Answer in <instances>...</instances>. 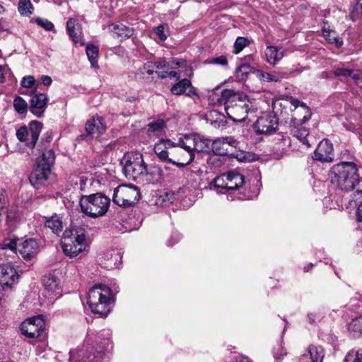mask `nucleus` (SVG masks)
Wrapping results in <instances>:
<instances>
[{"label":"nucleus","instance_id":"a18cd8bd","mask_svg":"<svg viewBox=\"0 0 362 362\" xmlns=\"http://www.w3.org/2000/svg\"><path fill=\"white\" fill-rule=\"evenodd\" d=\"M286 355L285 348L282 345L281 342L276 347L273 349V356L275 360L281 361L283 357Z\"/></svg>","mask_w":362,"mask_h":362},{"label":"nucleus","instance_id":"79ce46f5","mask_svg":"<svg viewBox=\"0 0 362 362\" xmlns=\"http://www.w3.org/2000/svg\"><path fill=\"white\" fill-rule=\"evenodd\" d=\"M154 151L159 158L160 160L162 161L170 163V162H173V160L171 158H168V152L163 149V146H161L160 144H156L154 146Z\"/></svg>","mask_w":362,"mask_h":362},{"label":"nucleus","instance_id":"69168bd1","mask_svg":"<svg viewBox=\"0 0 362 362\" xmlns=\"http://www.w3.org/2000/svg\"><path fill=\"white\" fill-rule=\"evenodd\" d=\"M300 362H315V361H312L310 357H309V355L308 354V353L305 351V353L301 356V357L300 358Z\"/></svg>","mask_w":362,"mask_h":362},{"label":"nucleus","instance_id":"8fccbe9b","mask_svg":"<svg viewBox=\"0 0 362 362\" xmlns=\"http://www.w3.org/2000/svg\"><path fill=\"white\" fill-rule=\"evenodd\" d=\"M194 157H195L194 153H192V154H189V158L186 161L178 162V161L173 160V162H170V163H172V164L176 165L177 167L182 168H184L186 165L190 164L194 160Z\"/></svg>","mask_w":362,"mask_h":362},{"label":"nucleus","instance_id":"dca6fc26","mask_svg":"<svg viewBox=\"0 0 362 362\" xmlns=\"http://www.w3.org/2000/svg\"><path fill=\"white\" fill-rule=\"evenodd\" d=\"M238 142L232 136L219 137L211 140V151L218 156L228 153V146L237 147Z\"/></svg>","mask_w":362,"mask_h":362},{"label":"nucleus","instance_id":"e433bc0d","mask_svg":"<svg viewBox=\"0 0 362 362\" xmlns=\"http://www.w3.org/2000/svg\"><path fill=\"white\" fill-rule=\"evenodd\" d=\"M18 240V239L16 238L4 239L2 243H0V250H9L12 252L16 253Z\"/></svg>","mask_w":362,"mask_h":362},{"label":"nucleus","instance_id":"c03bdc74","mask_svg":"<svg viewBox=\"0 0 362 362\" xmlns=\"http://www.w3.org/2000/svg\"><path fill=\"white\" fill-rule=\"evenodd\" d=\"M356 200L358 202L356 209V217L359 222H362V190L357 189L354 194Z\"/></svg>","mask_w":362,"mask_h":362},{"label":"nucleus","instance_id":"338daca9","mask_svg":"<svg viewBox=\"0 0 362 362\" xmlns=\"http://www.w3.org/2000/svg\"><path fill=\"white\" fill-rule=\"evenodd\" d=\"M355 355L358 358L359 362H362V349L355 351Z\"/></svg>","mask_w":362,"mask_h":362},{"label":"nucleus","instance_id":"774afa93","mask_svg":"<svg viewBox=\"0 0 362 362\" xmlns=\"http://www.w3.org/2000/svg\"><path fill=\"white\" fill-rule=\"evenodd\" d=\"M235 362H250L247 357L240 356L237 358Z\"/></svg>","mask_w":362,"mask_h":362},{"label":"nucleus","instance_id":"a211bd4d","mask_svg":"<svg viewBox=\"0 0 362 362\" xmlns=\"http://www.w3.org/2000/svg\"><path fill=\"white\" fill-rule=\"evenodd\" d=\"M48 100V97L45 93L33 95L30 101V111L37 117H42L47 108Z\"/></svg>","mask_w":362,"mask_h":362},{"label":"nucleus","instance_id":"7c9ffc66","mask_svg":"<svg viewBox=\"0 0 362 362\" xmlns=\"http://www.w3.org/2000/svg\"><path fill=\"white\" fill-rule=\"evenodd\" d=\"M189 86H191V81L189 79L184 78L175 83L171 88V93L175 95H180L185 93Z\"/></svg>","mask_w":362,"mask_h":362},{"label":"nucleus","instance_id":"72a5a7b5","mask_svg":"<svg viewBox=\"0 0 362 362\" xmlns=\"http://www.w3.org/2000/svg\"><path fill=\"white\" fill-rule=\"evenodd\" d=\"M165 127V122L158 119L148 124L147 132L150 136L158 135Z\"/></svg>","mask_w":362,"mask_h":362},{"label":"nucleus","instance_id":"1a4fd4ad","mask_svg":"<svg viewBox=\"0 0 362 362\" xmlns=\"http://www.w3.org/2000/svg\"><path fill=\"white\" fill-rule=\"evenodd\" d=\"M121 164L127 178L141 182L146 166L141 153L139 152L126 153L121 160Z\"/></svg>","mask_w":362,"mask_h":362},{"label":"nucleus","instance_id":"052dcab7","mask_svg":"<svg viewBox=\"0 0 362 362\" xmlns=\"http://www.w3.org/2000/svg\"><path fill=\"white\" fill-rule=\"evenodd\" d=\"M52 140V137L51 136L50 134H46V136L44 138H42L41 141H40V144L43 146V148H44V151H42V153L45 151H47L45 149L46 148V144H49L51 142V141Z\"/></svg>","mask_w":362,"mask_h":362},{"label":"nucleus","instance_id":"9b49d317","mask_svg":"<svg viewBox=\"0 0 362 362\" xmlns=\"http://www.w3.org/2000/svg\"><path fill=\"white\" fill-rule=\"evenodd\" d=\"M42 124L38 121H32L28 127H21L16 133V138L32 150L36 146L42 131Z\"/></svg>","mask_w":362,"mask_h":362},{"label":"nucleus","instance_id":"4468645a","mask_svg":"<svg viewBox=\"0 0 362 362\" xmlns=\"http://www.w3.org/2000/svg\"><path fill=\"white\" fill-rule=\"evenodd\" d=\"M279 127V119L273 112L265 113L259 117L255 124L256 132L259 134H272Z\"/></svg>","mask_w":362,"mask_h":362},{"label":"nucleus","instance_id":"aec40b11","mask_svg":"<svg viewBox=\"0 0 362 362\" xmlns=\"http://www.w3.org/2000/svg\"><path fill=\"white\" fill-rule=\"evenodd\" d=\"M106 129V125L103 122L102 117H93L86 124V131L87 134L93 137H98Z\"/></svg>","mask_w":362,"mask_h":362},{"label":"nucleus","instance_id":"13d9d810","mask_svg":"<svg viewBox=\"0 0 362 362\" xmlns=\"http://www.w3.org/2000/svg\"><path fill=\"white\" fill-rule=\"evenodd\" d=\"M161 146H164L165 148L178 146L177 144L172 142L170 139H160L159 143Z\"/></svg>","mask_w":362,"mask_h":362},{"label":"nucleus","instance_id":"cd10ccee","mask_svg":"<svg viewBox=\"0 0 362 362\" xmlns=\"http://www.w3.org/2000/svg\"><path fill=\"white\" fill-rule=\"evenodd\" d=\"M195 146V151L197 152L210 153L211 148V140L209 139H206L204 136H201L200 134H197Z\"/></svg>","mask_w":362,"mask_h":362},{"label":"nucleus","instance_id":"37998d69","mask_svg":"<svg viewBox=\"0 0 362 362\" xmlns=\"http://www.w3.org/2000/svg\"><path fill=\"white\" fill-rule=\"evenodd\" d=\"M250 44L247 38L244 37H238L234 43V54L240 53L245 47Z\"/></svg>","mask_w":362,"mask_h":362},{"label":"nucleus","instance_id":"a19ab883","mask_svg":"<svg viewBox=\"0 0 362 362\" xmlns=\"http://www.w3.org/2000/svg\"><path fill=\"white\" fill-rule=\"evenodd\" d=\"M256 73L259 79L267 82H279L282 78L281 76L264 72L262 70H257Z\"/></svg>","mask_w":362,"mask_h":362},{"label":"nucleus","instance_id":"6e6d98bb","mask_svg":"<svg viewBox=\"0 0 362 362\" xmlns=\"http://www.w3.org/2000/svg\"><path fill=\"white\" fill-rule=\"evenodd\" d=\"M212 63L216 64H219L222 66H226L228 64V59L225 56H219L218 57L214 58L212 59Z\"/></svg>","mask_w":362,"mask_h":362},{"label":"nucleus","instance_id":"0e129e2a","mask_svg":"<svg viewBox=\"0 0 362 362\" xmlns=\"http://www.w3.org/2000/svg\"><path fill=\"white\" fill-rule=\"evenodd\" d=\"M154 63L156 64L155 67L157 69H163L169 66V63L165 61L156 62Z\"/></svg>","mask_w":362,"mask_h":362},{"label":"nucleus","instance_id":"f3484780","mask_svg":"<svg viewBox=\"0 0 362 362\" xmlns=\"http://www.w3.org/2000/svg\"><path fill=\"white\" fill-rule=\"evenodd\" d=\"M313 158L322 163L332 162L334 159L332 144L327 139L320 142L314 152Z\"/></svg>","mask_w":362,"mask_h":362},{"label":"nucleus","instance_id":"393cba45","mask_svg":"<svg viewBox=\"0 0 362 362\" xmlns=\"http://www.w3.org/2000/svg\"><path fill=\"white\" fill-rule=\"evenodd\" d=\"M264 54L267 62L271 65H275L284 57L282 48L275 46H267Z\"/></svg>","mask_w":362,"mask_h":362},{"label":"nucleus","instance_id":"2f4dec72","mask_svg":"<svg viewBox=\"0 0 362 362\" xmlns=\"http://www.w3.org/2000/svg\"><path fill=\"white\" fill-rule=\"evenodd\" d=\"M253 67L247 63L240 64L235 71V76L239 81H244L249 74L253 72Z\"/></svg>","mask_w":362,"mask_h":362},{"label":"nucleus","instance_id":"f03ea898","mask_svg":"<svg viewBox=\"0 0 362 362\" xmlns=\"http://www.w3.org/2000/svg\"><path fill=\"white\" fill-rule=\"evenodd\" d=\"M219 88L216 87L211 91L209 99L214 103L223 104L228 117L238 122H244L250 111V102L242 99L233 90L224 89L219 93Z\"/></svg>","mask_w":362,"mask_h":362},{"label":"nucleus","instance_id":"a878e982","mask_svg":"<svg viewBox=\"0 0 362 362\" xmlns=\"http://www.w3.org/2000/svg\"><path fill=\"white\" fill-rule=\"evenodd\" d=\"M42 284L49 293L60 294L59 281L55 276L52 274L45 275L42 279Z\"/></svg>","mask_w":362,"mask_h":362},{"label":"nucleus","instance_id":"680f3d73","mask_svg":"<svg viewBox=\"0 0 362 362\" xmlns=\"http://www.w3.org/2000/svg\"><path fill=\"white\" fill-rule=\"evenodd\" d=\"M41 81L44 86H49L52 82V79L49 76L43 75L41 76Z\"/></svg>","mask_w":362,"mask_h":362},{"label":"nucleus","instance_id":"de8ad7c7","mask_svg":"<svg viewBox=\"0 0 362 362\" xmlns=\"http://www.w3.org/2000/svg\"><path fill=\"white\" fill-rule=\"evenodd\" d=\"M18 218V210L17 206H12L8 210L6 213V218L8 221H16Z\"/></svg>","mask_w":362,"mask_h":362},{"label":"nucleus","instance_id":"4c0bfd02","mask_svg":"<svg viewBox=\"0 0 362 362\" xmlns=\"http://www.w3.org/2000/svg\"><path fill=\"white\" fill-rule=\"evenodd\" d=\"M33 8L30 0H19L18 9L21 15L26 16L31 15Z\"/></svg>","mask_w":362,"mask_h":362},{"label":"nucleus","instance_id":"5fc2aeb1","mask_svg":"<svg viewBox=\"0 0 362 362\" xmlns=\"http://www.w3.org/2000/svg\"><path fill=\"white\" fill-rule=\"evenodd\" d=\"M155 63L153 62H147L144 66L146 73L148 75H152L154 73L153 69L155 68Z\"/></svg>","mask_w":362,"mask_h":362},{"label":"nucleus","instance_id":"e2e57ef3","mask_svg":"<svg viewBox=\"0 0 362 362\" xmlns=\"http://www.w3.org/2000/svg\"><path fill=\"white\" fill-rule=\"evenodd\" d=\"M328 40L331 43H335V45L339 47L342 46V45H343V41L338 37L334 36L332 37H329V38H328Z\"/></svg>","mask_w":362,"mask_h":362},{"label":"nucleus","instance_id":"39448f33","mask_svg":"<svg viewBox=\"0 0 362 362\" xmlns=\"http://www.w3.org/2000/svg\"><path fill=\"white\" fill-rule=\"evenodd\" d=\"M112 302V291L106 285H95L88 291L87 303L95 314L106 317L110 312Z\"/></svg>","mask_w":362,"mask_h":362},{"label":"nucleus","instance_id":"ddd939ff","mask_svg":"<svg viewBox=\"0 0 362 362\" xmlns=\"http://www.w3.org/2000/svg\"><path fill=\"white\" fill-rule=\"evenodd\" d=\"M45 321L42 315L34 316L23 321L20 330L21 334L28 339H35L45 332Z\"/></svg>","mask_w":362,"mask_h":362},{"label":"nucleus","instance_id":"423d86ee","mask_svg":"<svg viewBox=\"0 0 362 362\" xmlns=\"http://www.w3.org/2000/svg\"><path fill=\"white\" fill-rule=\"evenodd\" d=\"M55 160V154L53 150L45 151L40 158H37L36 166L32 171L29 180L35 188L43 185L48 179L51 173V166Z\"/></svg>","mask_w":362,"mask_h":362},{"label":"nucleus","instance_id":"6ab92c4d","mask_svg":"<svg viewBox=\"0 0 362 362\" xmlns=\"http://www.w3.org/2000/svg\"><path fill=\"white\" fill-rule=\"evenodd\" d=\"M108 31L113 37H119L121 39H128L134 33V29L132 27L127 26L120 22L110 23L107 25Z\"/></svg>","mask_w":362,"mask_h":362},{"label":"nucleus","instance_id":"4d7b16f0","mask_svg":"<svg viewBox=\"0 0 362 362\" xmlns=\"http://www.w3.org/2000/svg\"><path fill=\"white\" fill-rule=\"evenodd\" d=\"M189 90L185 93L186 96L194 99V98H199V95L197 92L196 88L191 83V86L188 87Z\"/></svg>","mask_w":362,"mask_h":362},{"label":"nucleus","instance_id":"9d476101","mask_svg":"<svg viewBox=\"0 0 362 362\" xmlns=\"http://www.w3.org/2000/svg\"><path fill=\"white\" fill-rule=\"evenodd\" d=\"M141 198L139 189L132 184L120 185L114 189L112 201L124 208L135 205Z\"/></svg>","mask_w":362,"mask_h":362},{"label":"nucleus","instance_id":"4be33fe9","mask_svg":"<svg viewBox=\"0 0 362 362\" xmlns=\"http://www.w3.org/2000/svg\"><path fill=\"white\" fill-rule=\"evenodd\" d=\"M39 246L33 238L25 240L23 242L19 252L24 259H32L38 252Z\"/></svg>","mask_w":362,"mask_h":362},{"label":"nucleus","instance_id":"c85d7f7f","mask_svg":"<svg viewBox=\"0 0 362 362\" xmlns=\"http://www.w3.org/2000/svg\"><path fill=\"white\" fill-rule=\"evenodd\" d=\"M86 52L91 66L95 69L98 68V57L99 49L97 46L93 45H87Z\"/></svg>","mask_w":362,"mask_h":362},{"label":"nucleus","instance_id":"c756f323","mask_svg":"<svg viewBox=\"0 0 362 362\" xmlns=\"http://www.w3.org/2000/svg\"><path fill=\"white\" fill-rule=\"evenodd\" d=\"M306 352L312 361H314L315 362H322L324 351L322 347L311 345L308 348Z\"/></svg>","mask_w":362,"mask_h":362},{"label":"nucleus","instance_id":"2eb2a0df","mask_svg":"<svg viewBox=\"0 0 362 362\" xmlns=\"http://www.w3.org/2000/svg\"><path fill=\"white\" fill-rule=\"evenodd\" d=\"M18 274L10 264H0V285L4 290L11 288L18 280Z\"/></svg>","mask_w":362,"mask_h":362},{"label":"nucleus","instance_id":"b1692460","mask_svg":"<svg viewBox=\"0 0 362 362\" xmlns=\"http://www.w3.org/2000/svg\"><path fill=\"white\" fill-rule=\"evenodd\" d=\"M104 259L105 260L104 267L110 270L119 268L122 264V255L120 252L116 250L107 252L104 256Z\"/></svg>","mask_w":362,"mask_h":362},{"label":"nucleus","instance_id":"412c9836","mask_svg":"<svg viewBox=\"0 0 362 362\" xmlns=\"http://www.w3.org/2000/svg\"><path fill=\"white\" fill-rule=\"evenodd\" d=\"M144 171V177L141 180V182L154 184L158 182L163 176V170L156 165H146Z\"/></svg>","mask_w":362,"mask_h":362},{"label":"nucleus","instance_id":"09e8293b","mask_svg":"<svg viewBox=\"0 0 362 362\" xmlns=\"http://www.w3.org/2000/svg\"><path fill=\"white\" fill-rule=\"evenodd\" d=\"M35 80L33 76H25L21 80V86L24 88H31L33 86Z\"/></svg>","mask_w":362,"mask_h":362},{"label":"nucleus","instance_id":"3c124183","mask_svg":"<svg viewBox=\"0 0 362 362\" xmlns=\"http://www.w3.org/2000/svg\"><path fill=\"white\" fill-rule=\"evenodd\" d=\"M165 25H166L162 24L155 29V33L158 36L160 40H165L167 38V35L165 33Z\"/></svg>","mask_w":362,"mask_h":362},{"label":"nucleus","instance_id":"5701e85b","mask_svg":"<svg viewBox=\"0 0 362 362\" xmlns=\"http://www.w3.org/2000/svg\"><path fill=\"white\" fill-rule=\"evenodd\" d=\"M196 136L197 134H188L179 138L177 146L187 151L189 156L196 151Z\"/></svg>","mask_w":362,"mask_h":362},{"label":"nucleus","instance_id":"473e14b6","mask_svg":"<svg viewBox=\"0 0 362 362\" xmlns=\"http://www.w3.org/2000/svg\"><path fill=\"white\" fill-rule=\"evenodd\" d=\"M46 227L50 228L52 231L59 235L62 230V222L57 216H52L45 222Z\"/></svg>","mask_w":362,"mask_h":362},{"label":"nucleus","instance_id":"0eeeda50","mask_svg":"<svg viewBox=\"0 0 362 362\" xmlns=\"http://www.w3.org/2000/svg\"><path fill=\"white\" fill-rule=\"evenodd\" d=\"M110 199L101 193L83 196L80 199L81 211L92 218L106 214L109 209Z\"/></svg>","mask_w":362,"mask_h":362},{"label":"nucleus","instance_id":"f8f14e48","mask_svg":"<svg viewBox=\"0 0 362 362\" xmlns=\"http://www.w3.org/2000/svg\"><path fill=\"white\" fill-rule=\"evenodd\" d=\"M69 362H103L105 358L104 346L86 347L77 351H69Z\"/></svg>","mask_w":362,"mask_h":362},{"label":"nucleus","instance_id":"49530a36","mask_svg":"<svg viewBox=\"0 0 362 362\" xmlns=\"http://www.w3.org/2000/svg\"><path fill=\"white\" fill-rule=\"evenodd\" d=\"M35 22L39 26L43 28L47 31L54 30V24L47 19L37 18L35 19Z\"/></svg>","mask_w":362,"mask_h":362},{"label":"nucleus","instance_id":"20e7f679","mask_svg":"<svg viewBox=\"0 0 362 362\" xmlns=\"http://www.w3.org/2000/svg\"><path fill=\"white\" fill-rule=\"evenodd\" d=\"M358 170V166L354 162L337 163L330 170L331 182L342 192H351L362 183Z\"/></svg>","mask_w":362,"mask_h":362},{"label":"nucleus","instance_id":"ea45409f","mask_svg":"<svg viewBox=\"0 0 362 362\" xmlns=\"http://www.w3.org/2000/svg\"><path fill=\"white\" fill-rule=\"evenodd\" d=\"M347 329L350 332H358L362 334V315L351 320L347 325Z\"/></svg>","mask_w":362,"mask_h":362},{"label":"nucleus","instance_id":"603ef678","mask_svg":"<svg viewBox=\"0 0 362 362\" xmlns=\"http://www.w3.org/2000/svg\"><path fill=\"white\" fill-rule=\"evenodd\" d=\"M6 207V192L5 191L0 192V221L2 219L4 210Z\"/></svg>","mask_w":362,"mask_h":362},{"label":"nucleus","instance_id":"c9c22d12","mask_svg":"<svg viewBox=\"0 0 362 362\" xmlns=\"http://www.w3.org/2000/svg\"><path fill=\"white\" fill-rule=\"evenodd\" d=\"M175 199V194L173 192H166L161 194L156 200V204L162 206H168Z\"/></svg>","mask_w":362,"mask_h":362},{"label":"nucleus","instance_id":"f257e3e1","mask_svg":"<svg viewBox=\"0 0 362 362\" xmlns=\"http://www.w3.org/2000/svg\"><path fill=\"white\" fill-rule=\"evenodd\" d=\"M210 189L218 194H226L228 199H250L257 196L256 193L246 191V182L244 176L235 171H230L213 180Z\"/></svg>","mask_w":362,"mask_h":362},{"label":"nucleus","instance_id":"864d4df0","mask_svg":"<svg viewBox=\"0 0 362 362\" xmlns=\"http://www.w3.org/2000/svg\"><path fill=\"white\" fill-rule=\"evenodd\" d=\"M353 80L356 85L362 89V71L358 70L356 74L353 76Z\"/></svg>","mask_w":362,"mask_h":362},{"label":"nucleus","instance_id":"58836bf2","mask_svg":"<svg viewBox=\"0 0 362 362\" xmlns=\"http://www.w3.org/2000/svg\"><path fill=\"white\" fill-rule=\"evenodd\" d=\"M13 107L18 114H24L28 110L26 101L21 96H16L13 100Z\"/></svg>","mask_w":362,"mask_h":362},{"label":"nucleus","instance_id":"6e6552de","mask_svg":"<svg viewBox=\"0 0 362 362\" xmlns=\"http://www.w3.org/2000/svg\"><path fill=\"white\" fill-rule=\"evenodd\" d=\"M63 252L71 257L78 255L85 250L86 246V235L82 229H66L63 233V239L61 242Z\"/></svg>","mask_w":362,"mask_h":362},{"label":"nucleus","instance_id":"f704fd0d","mask_svg":"<svg viewBox=\"0 0 362 362\" xmlns=\"http://www.w3.org/2000/svg\"><path fill=\"white\" fill-rule=\"evenodd\" d=\"M358 70L347 69L344 66H334L333 69V74L336 77H351L353 79V76L356 74Z\"/></svg>","mask_w":362,"mask_h":362},{"label":"nucleus","instance_id":"bf43d9fd","mask_svg":"<svg viewBox=\"0 0 362 362\" xmlns=\"http://www.w3.org/2000/svg\"><path fill=\"white\" fill-rule=\"evenodd\" d=\"M344 362H359L358 358L355 355V351H349L344 359Z\"/></svg>","mask_w":362,"mask_h":362},{"label":"nucleus","instance_id":"7ed1b4c3","mask_svg":"<svg viewBox=\"0 0 362 362\" xmlns=\"http://www.w3.org/2000/svg\"><path fill=\"white\" fill-rule=\"evenodd\" d=\"M288 104L291 105L290 109L293 112L289 122L290 133L303 144L310 147V145L307 139L309 130L303 124L311 118V110L305 103L293 97H288L287 100H284V104L280 103L279 105L286 107Z\"/></svg>","mask_w":362,"mask_h":362},{"label":"nucleus","instance_id":"bb28decb","mask_svg":"<svg viewBox=\"0 0 362 362\" xmlns=\"http://www.w3.org/2000/svg\"><path fill=\"white\" fill-rule=\"evenodd\" d=\"M76 20L73 18H70L66 22V30L68 32L69 35L72 39L73 42L75 44H78L81 46L84 45V42L81 35V33L80 32L77 33L76 31Z\"/></svg>","mask_w":362,"mask_h":362}]
</instances>
